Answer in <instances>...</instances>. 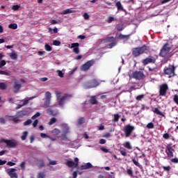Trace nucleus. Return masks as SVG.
I'll list each match as a JSON object with an SVG mask.
<instances>
[{
    "mask_svg": "<svg viewBox=\"0 0 178 178\" xmlns=\"http://www.w3.org/2000/svg\"><path fill=\"white\" fill-rule=\"evenodd\" d=\"M170 49H172V47L169 43L167 42L164 44L160 50L159 56H161V58L168 56V55H169V52H170Z\"/></svg>",
    "mask_w": 178,
    "mask_h": 178,
    "instance_id": "obj_1",
    "label": "nucleus"
},
{
    "mask_svg": "<svg viewBox=\"0 0 178 178\" xmlns=\"http://www.w3.org/2000/svg\"><path fill=\"white\" fill-rule=\"evenodd\" d=\"M176 67L175 65H170L168 67H165L163 69V74L169 76V77H175V72Z\"/></svg>",
    "mask_w": 178,
    "mask_h": 178,
    "instance_id": "obj_2",
    "label": "nucleus"
},
{
    "mask_svg": "<svg viewBox=\"0 0 178 178\" xmlns=\"http://www.w3.org/2000/svg\"><path fill=\"white\" fill-rule=\"evenodd\" d=\"M145 51H147V46L145 45L140 47H136L132 49V55H134L135 58H137V56L143 55Z\"/></svg>",
    "mask_w": 178,
    "mask_h": 178,
    "instance_id": "obj_3",
    "label": "nucleus"
},
{
    "mask_svg": "<svg viewBox=\"0 0 178 178\" xmlns=\"http://www.w3.org/2000/svg\"><path fill=\"white\" fill-rule=\"evenodd\" d=\"M175 152V149H173V147H172L171 144H168L165 147V153L167 156L164 157V159H170V158H173L175 156V154H173Z\"/></svg>",
    "mask_w": 178,
    "mask_h": 178,
    "instance_id": "obj_4",
    "label": "nucleus"
},
{
    "mask_svg": "<svg viewBox=\"0 0 178 178\" xmlns=\"http://www.w3.org/2000/svg\"><path fill=\"white\" fill-rule=\"evenodd\" d=\"M129 79H134L135 80H143L145 79V75L144 72L141 71H135L132 74L129 75Z\"/></svg>",
    "mask_w": 178,
    "mask_h": 178,
    "instance_id": "obj_5",
    "label": "nucleus"
},
{
    "mask_svg": "<svg viewBox=\"0 0 178 178\" xmlns=\"http://www.w3.org/2000/svg\"><path fill=\"white\" fill-rule=\"evenodd\" d=\"M45 100L42 104V108H49V105H51V98H52L51 92L47 91L44 94Z\"/></svg>",
    "mask_w": 178,
    "mask_h": 178,
    "instance_id": "obj_6",
    "label": "nucleus"
},
{
    "mask_svg": "<svg viewBox=\"0 0 178 178\" xmlns=\"http://www.w3.org/2000/svg\"><path fill=\"white\" fill-rule=\"evenodd\" d=\"M169 91V86L167 83H162L159 86V96L165 97L166 94Z\"/></svg>",
    "mask_w": 178,
    "mask_h": 178,
    "instance_id": "obj_7",
    "label": "nucleus"
},
{
    "mask_svg": "<svg viewBox=\"0 0 178 178\" xmlns=\"http://www.w3.org/2000/svg\"><path fill=\"white\" fill-rule=\"evenodd\" d=\"M3 143H5L7 147H9V148H16V147L19 145V142L15 139H13V140L3 139Z\"/></svg>",
    "mask_w": 178,
    "mask_h": 178,
    "instance_id": "obj_8",
    "label": "nucleus"
},
{
    "mask_svg": "<svg viewBox=\"0 0 178 178\" xmlns=\"http://www.w3.org/2000/svg\"><path fill=\"white\" fill-rule=\"evenodd\" d=\"M95 63V60H90L84 63L82 66H81V72H87V70H90L91 66H92Z\"/></svg>",
    "mask_w": 178,
    "mask_h": 178,
    "instance_id": "obj_9",
    "label": "nucleus"
},
{
    "mask_svg": "<svg viewBox=\"0 0 178 178\" xmlns=\"http://www.w3.org/2000/svg\"><path fill=\"white\" fill-rule=\"evenodd\" d=\"M134 126L127 124L124 128V131L125 133V137L129 138L133 134V131H134Z\"/></svg>",
    "mask_w": 178,
    "mask_h": 178,
    "instance_id": "obj_10",
    "label": "nucleus"
},
{
    "mask_svg": "<svg viewBox=\"0 0 178 178\" xmlns=\"http://www.w3.org/2000/svg\"><path fill=\"white\" fill-rule=\"evenodd\" d=\"M156 59H158V56H149L147 58L143 59L142 60L143 65L144 66H147L149 63H155L156 62Z\"/></svg>",
    "mask_w": 178,
    "mask_h": 178,
    "instance_id": "obj_11",
    "label": "nucleus"
},
{
    "mask_svg": "<svg viewBox=\"0 0 178 178\" xmlns=\"http://www.w3.org/2000/svg\"><path fill=\"white\" fill-rule=\"evenodd\" d=\"M80 44L79 43H72L68 45V48L71 49H73L72 51L76 54V55H79L80 54Z\"/></svg>",
    "mask_w": 178,
    "mask_h": 178,
    "instance_id": "obj_12",
    "label": "nucleus"
},
{
    "mask_svg": "<svg viewBox=\"0 0 178 178\" xmlns=\"http://www.w3.org/2000/svg\"><path fill=\"white\" fill-rule=\"evenodd\" d=\"M13 83V91L15 94H17V92L20 91V88H22V83H20V82H19V81L16 79H14Z\"/></svg>",
    "mask_w": 178,
    "mask_h": 178,
    "instance_id": "obj_13",
    "label": "nucleus"
},
{
    "mask_svg": "<svg viewBox=\"0 0 178 178\" xmlns=\"http://www.w3.org/2000/svg\"><path fill=\"white\" fill-rule=\"evenodd\" d=\"M71 97V95L65 94L63 97H60L58 100H57L58 101V105L60 106H63V105H65V101H66L67 98H70Z\"/></svg>",
    "mask_w": 178,
    "mask_h": 178,
    "instance_id": "obj_14",
    "label": "nucleus"
},
{
    "mask_svg": "<svg viewBox=\"0 0 178 178\" xmlns=\"http://www.w3.org/2000/svg\"><path fill=\"white\" fill-rule=\"evenodd\" d=\"M15 168L8 169L7 170V173L10 178H17V173L15 172Z\"/></svg>",
    "mask_w": 178,
    "mask_h": 178,
    "instance_id": "obj_15",
    "label": "nucleus"
},
{
    "mask_svg": "<svg viewBox=\"0 0 178 178\" xmlns=\"http://www.w3.org/2000/svg\"><path fill=\"white\" fill-rule=\"evenodd\" d=\"M98 86H99V82H98V81H97L96 79H93L89 83L87 88H95V87H98Z\"/></svg>",
    "mask_w": 178,
    "mask_h": 178,
    "instance_id": "obj_16",
    "label": "nucleus"
},
{
    "mask_svg": "<svg viewBox=\"0 0 178 178\" xmlns=\"http://www.w3.org/2000/svg\"><path fill=\"white\" fill-rule=\"evenodd\" d=\"M92 168V164L91 163H87L85 165H81L79 166V170H86L87 169H91Z\"/></svg>",
    "mask_w": 178,
    "mask_h": 178,
    "instance_id": "obj_17",
    "label": "nucleus"
},
{
    "mask_svg": "<svg viewBox=\"0 0 178 178\" xmlns=\"http://www.w3.org/2000/svg\"><path fill=\"white\" fill-rule=\"evenodd\" d=\"M152 112L154 113L156 115H159V116H162L163 118H166L165 114L161 112V111L158 108H152Z\"/></svg>",
    "mask_w": 178,
    "mask_h": 178,
    "instance_id": "obj_18",
    "label": "nucleus"
},
{
    "mask_svg": "<svg viewBox=\"0 0 178 178\" xmlns=\"http://www.w3.org/2000/svg\"><path fill=\"white\" fill-rule=\"evenodd\" d=\"M90 105H98V100H97V96H91L88 100Z\"/></svg>",
    "mask_w": 178,
    "mask_h": 178,
    "instance_id": "obj_19",
    "label": "nucleus"
},
{
    "mask_svg": "<svg viewBox=\"0 0 178 178\" xmlns=\"http://www.w3.org/2000/svg\"><path fill=\"white\" fill-rule=\"evenodd\" d=\"M47 113H48V115H51V116H56L58 115V110L56 109L53 110L52 108H48L47 110Z\"/></svg>",
    "mask_w": 178,
    "mask_h": 178,
    "instance_id": "obj_20",
    "label": "nucleus"
},
{
    "mask_svg": "<svg viewBox=\"0 0 178 178\" xmlns=\"http://www.w3.org/2000/svg\"><path fill=\"white\" fill-rule=\"evenodd\" d=\"M36 166H38L39 169H41V168H45V163L44 162V160L42 159L38 160Z\"/></svg>",
    "mask_w": 178,
    "mask_h": 178,
    "instance_id": "obj_21",
    "label": "nucleus"
},
{
    "mask_svg": "<svg viewBox=\"0 0 178 178\" xmlns=\"http://www.w3.org/2000/svg\"><path fill=\"white\" fill-rule=\"evenodd\" d=\"M40 137L42 138H49V140H51V141H56V138H52L50 136L47 135V134L41 133L40 134Z\"/></svg>",
    "mask_w": 178,
    "mask_h": 178,
    "instance_id": "obj_22",
    "label": "nucleus"
},
{
    "mask_svg": "<svg viewBox=\"0 0 178 178\" xmlns=\"http://www.w3.org/2000/svg\"><path fill=\"white\" fill-rule=\"evenodd\" d=\"M115 6L118 8V12L120 10L124 12V8H123V6H122V3L120 1L116 2Z\"/></svg>",
    "mask_w": 178,
    "mask_h": 178,
    "instance_id": "obj_23",
    "label": "nucleus"
},
{
    "mask_svg": "<svg viewBox=\"0 0 178 178\" xmlns=\"http://www.w3.org/2000/svg\"><path fill=\"white\" fill-rule=\"evenodd\" d=\"M65 165L68 168H76V164H74L73 161H67Z\"/></svg>",
    "mask_w": 178,
    "mask_h": 178,
    "instance_id": "obj_24",
    "label": "nucleus"
},
{
    "mask_svg": "<svg viewBox=\"0 0 178 178\" xmlns=\"http://www.w3.org/2000/svg\"><path fill=\"white\" fill-rule=\"evenodd\" d=\"M132 162H133V163H134V165L136 166H137L138 168H139V169L143 170V165L141 164H140V163H138V161L137 160H136V159H132Z\"/></svg>",
    "mask_w": 178,
    "mask_h": 178,
    "instance_id": "obj_25",
    "label": "nucleus"
},
{
    "mask_svg": "<svg viewBox=\"0 0 178 178\" xmlns=\"http://www.w3.org/2000/svg\"><path fill=\"white\" fill-rule=\"evenodd\" d=\"M120 40H124V41H127V40H129L130 35H119Z\"/></svg>",
    "mask_w": 178,
    "mask_h": 178,
    "instance_id": "obj_26",
    "label": "nucleus"
},
{
    "mask_svg": "<svg viewBox=\"0 0 178 178\" xmlns=\"http://www.w3.org/2000/svg\"><path fill=\"white\" fill-rule=\"evenodd\" d=\"M52 136H59L60 134V130H59L58 128H55L51 131Z\"/></svg>",
    "mask_w": 178,
    "mask_h": 178,
    "instance_id": "obj_27",
    "label": "nucleus"
},
{
    "mask_svg": "<svg viewBox=\"0 0 178 178\" xmlns=\"http://www.w3.org/2000/svg\"><path fill=\"white\" fill-rule=\"evenodd\" d=\"M67 133L66 132H63V134H61V136H60V139L63 140V141H67Z\"/></svg>",
    "mask_w": 178,
    "mask_h": 178,
    "instance_id": "obj_28",
    "label": "nucleus"
},
{
    "mask_svg": "<svg viewBox=\"0 0 178 178\" xmlns=\"http://www.w3.org/2000/svg\"><path fill=\"white\" fill-rule=\"evenodd\" d=\"M124 147L127 148V149H133V147H131V145L130 144V142L127 141L123 144Z\"/></svg>",
    "mask_w": 178,
    "mask_h": 178,
    "instance_id": "obj_29",
    "label": "nucleus"
},
{
    "mask_svg": "<svg viewBox=\"0 0 178 178\" xmlns=\"http://www.w3.org/2000/svg\"><path fill=\"white\" fill-rule=\"evenodd\" d=\"M27 136H29V132L27 131H24L23 133H22V136H21V140L22 141H24L26 140V139L27 138Z\"/></svg>",
    "mask_w": 178,
    "mask_h": 178,
    "instance_id": "obj_30",
    "label": "nucleus"
},
{
    "mask_svg": "<svg viewBox=\"0 0 178 178\" xmlns=\"http://www.w3.org/2000/svg\"><path fill=\"white\" fill-rule=\"evenodd\" d=\"M68 13H73V10L72 8H67L66 10H63L61 13V15H68Z\"/></svg>",
    "mask_w": 178,
    "mask_h": 178,
    "instance_id": "obj_31",
    "label": "nucleus"
},
{
    "mask_svg": "<svg viewBox=\"0 0 178 178\" xmlns=\"http://www.w3.org/2000/svg\"><path fill=\"white\" fill-rule=\"evenodd\" d=\"M8 88V85L3 82H0V90H5Z\"/></svg>",
    "mask_w": 178,
    "mask_h": 178,
    "instance_id": "obj_32",
    "label": "nucleus"
},
{
    "mask_svg": "<svg viewBox=\"0 0 178 178\" xmlns=\"http://www.w3.org/2000/svg\"><path fill=\"white\" fill-rule=\"evenodd\" d=\"M69 126L67 124H63V133L69 134Z\"/></svg>",
    "mask_w": 178,
    "mask_h": 178,
    "instance_id": "obj_33",
    "label": "nucleus"
},
{
    "mask_svg": "<svg viewBox=\"0 0 178 178\" xmlns=\"http://www.w3.org/2000/svg\"><path fill=\"white\" fill-rule=\"evenodd\" d=\"M9 56L13 60H16V59H17V54L16 53H10Z\"/></svg>",
    "mask_w": 178,
    "mask_h": 178,
    "instance_id": "obj_34",
    "label": "nucleus"
},
{
    "mask_svg": "<svg viewBox=\"0 0 178 178\" xmlns=\"http://www.w3.org/2000/svg\"><path fill=\"white\" fill-rule=\"evenodd\" d=\"M120 119V115H119V114H114V118L113 119V122H119Z\"/></svg>",
    "mask_w": 178,
    "mask_h": 178,
    "instance_id": "obj_35",
    "label": "nucleus"
},
{
    "mask_svg": "<svg viewBox=\"0 0 178 178\" xmlns=\"http://www.w3.org/2000/svg\"><path fill=\"white\" fill-rule=\"evenodd\" d=\"M44 49L45 51H47V52H51V51H52V47H51V45L48 44H45L44 45Z\"/></svg>",
    "mask_w": 178,
    "mask_h": 178,
    "instance_id": "obj_36",
    "label": "nucleus"
},
{
    "mask_svg": "<svg viewBox=\"0 0 178 178\" xmlns=\"http://www.w3.org/2000/svg\"><path fill=\"white\" fill-rule=\"evenodd\" d=\"M8 27L11 29V30H16L17 29V24L14 23V24H10L8 25Z\"/></svg>",
    "mask_w": 178,
    "mask_h": 178,
    "instance_id": "obj_37",
    "label": "nucleus"
},
{
    "mask_svg": "<svg viewBox=\"0 0 178 178\" xmlns=\"http://www.w3.org/2000/svg\"><path fill=\"white\" fill-rule=\"evenodd\" d=\"M56 118H51L48 123L49 126H52L54 123H56Z\"/></svg>",
    "mask_w": 178,
    "mask_h": 178,
    "instance_id": "obj_38",
    "label": "nucleus"
},
{
    "mask_svg": "<svg viewBox=\"0 0 178 178\" xmlns=\"http://www.w3.org/2000/svg\"><path fill=\"white\" fill-rule=\"evenodd\" d=\"M79 124H84L86 120L84 119V117H81L77 120Z\"/></svg>",
    "mask_w": 178,
    "mask_h": 178,
    "instance_id": "obj_39",
    "label": "nucleus"
},
{
    "mask_svg": "<svg viewBox=\"0 0 178 178\" xmlns=\"http://www.w3.org/2000/svg\"><path fill=\"white\" fill-rule=\"evenodd\" d=\"M116 20H117L116 18L109 16L107 18V23H112V22H115Z\"/></svg>",
    "mask_w": 178,
    "mask_h": 178,
    "instance_id": "obj_40",
    "label": "nucleus"
},
{
    "mask_svg": "<svg viewBox=\"0 0 178 178\" xmlns=\"http://www.w3.org/2000/svg\"><path fill=\"white\" fill-rule=\"evenodd\" d=\"M113 41H115L114 37H108L107 38L105 39V42H112Z\"/></svg>",
    "mask_w": 178,
    "mask_h": 178,
    "instance_id": "obj_41",
    "label": "nucleus"
},
{
    "mask_svg": "<svg viewBox=\"0 0 178 178\" xmlns=\"http://www.w3.org/2000/svg\"><path fill=\"white\" fill-rule=\"evenodd\" d=\"M33 123V121L30 119L27 120L26 121L24 122L23 125L24 126H30Z\"/></svg>",
    "mask_w": 178,
    "mask_h": 178,
    "instance_id": "obj_42",
    "label": "nucleus"
},
{
    "mask_svg": "<svg viewBox=\"0 0 178 178\" xmlns=\"http://www.w3.org/2000/svg\"><path fill=\"white\" fill-rule=\"evenodd\" d=\"M163 169L164 172H169L170 170H172V168L170 167V165L163 166Z\"/></svg>",
    "mask_w": 178,
    "mask_h": 178,
    "instance_id": "obj_43",
    "label": "nucleus"
},
{
    "mask_svg": "<svg viewBox=\"0 0 178 178\" xmlns=\"http://www.w3.org/2000/svg\"><path fill=\"white\" fill-rule=\"evenodd\" d=\"M41 116V113H36L35 115H33L32 117H31V119L32 120H35V119H37V118Z\"/></svg>",
    "mask_w": 178,
    "mask_h": 178,
    "instance_id": "obj_44",
    "label": "nucleus"
},
{
    "mask_svg": "<svg viewBox=\"0 0 178 178\" xmlns=\"http://www.w3.org/2000/svg\"><path fill=\"white\" fill-rule=\"evenodd\" d=\"M0 74L4 75V76H10V74L6 71L0 70Z\"/></svg>",
    "mask_w": 178,
    "mask_h": 178,
    "instance_id": "obj_45",
    "label": "nucleus"
},
{
    "mask_svg": "<svg viewBox=\"0 0 178 178\" xmlns=\"http://www.w3.org/2000/svg\"><path fill=\"white\" fill-rule=\"evenodd\" d=\"M55 94H56L57 100H59V98H60V95H61L62 92H60V91L57 90L55 92Z\"/></svg>",
    "mask_w": 178,
    "mask_h": 178,
    "instance_id": "obj_46",
    "label": "nucleus"
},
{
    "mask_svg": "<svg viewBox=\"0 0 178 178\" xmlns=\"http://www.w3.org/2000/svg\"><path fill=\"white\" fill-rule=\"evenodd\" d=\"M20 168L22 170H24L26 169V161H22L20 164Z\"/></svg>",
    "mask_w": 178,
    "mask_h": 178,
    "instance_id": "obj_47",
    "label": "nucleus"
},
{
    "mask_svg": "<svg viewBox=\"0 0 178 178\" xmlns=\"http://www.w3.org/2000/svg\"><path fill=\"white\" fill-rule=\"evenodd\" d=\"M144 95H140L136 97V101H141V99H144Z\"/></svg>",
    "mask_w": 178,
    "mask_h": 178,
    "instance_id": "obj_48",
    "label": "nucleus"
},
{
    "mask_svg": "<svg viewBox=\"0 0 178 178\" xmlns=\"http://www.w3.org/2000/svg\"><path fill=\"white\" fill-rule=\"evenodd\" d=\"M53 45H55L56 47H59V45H60V41L54 40L53 41Z\"/></svg>",
    "mask_w": 178,
    "mask_h": 178,
    "instance_id": "obj_49",
    "label": "nucleus"
},
{
    "mask_svg": "<svg viewBox=\"0 0 178 178\" xmlns=\"http://www.w3.org/2000/svg\"><path fill=\"white\" fill-rule=\"evenodd\" d=\"M37 178H45V174H44V172H39Z\"/></svg>",
    "mask_w": 178,
    "mask_h": 178,
    "instance_id": "obj_50",
    "label": "nucleus"
},
{
    "mask_svg": "<svg viewBox=\"0 0 178 178\" xmlns=\"http://www.w3.org/2000/svg\"><path fill=\"white\" fill-rule=\"evenodd\" d=\"M13 122H14V123H20L22 122V120L17 119V118L14 117L13 118Z\"/></svg>",
    "mask_w": 178,
    "mask_h": 178,
    "instance_id": "obj_51",
    "label": "nucleus"
},
{
    "mask_svg": "<svg viewBox=\"0 0 178 178\" xmlns=\"http://www.w3.org/2000/svg\"><path fill=\"white\" fill-rule=\"evenodd\" d=\"M170 161L172 162V163H178V158L175 157L174 159H171Z\"/></svg>",
    "mask_w": 178,
    "mask_h": 178,
    "instance_id": "obj_52",
    "label": "nucleus"
},
{
    "mask_svg": "<svg viewBox=\"0 0 178 178\" xmlns=\"http://www.w3.org/2000/svg\"><path fill=\"white\" fill-rule=\"evenodd\" d=\"M19 8H20V6L19 5H15V6H13L12 7L13 10H19Z\"/></svg>",
    "mask_w": 178,
    "mask_h": 178,
    "instance_id": "obj_53",
    "label": "nucleus"
},
{
    "mask_svg": "<svg viewBox=\"0 0 178 178\" xmlns=\"http://www.w3.org/2000/svg\"><path fill=\"white\" fill-rule=\"evenodd\" d=\"M83 17L85 20H88V19H90V15H88V13H83Z\"/></svg>",
    "mask_w": 178,
    "mask_h": 178,
    "instance_id": "obj_54",
    "label": "nucleus"
},
{
    "mask_svg": "<svg viewBox=\"0 0 178 178\" xmlns=\"http://www.w3.org/2000/svg\"><path fill=\"white\" fill-rule=\"evenodd\" d=\"M163 138H165V140H168V138H170V134H169L168 133L164 134L163 135Z\"/></svg>",
    "mask_w": 178,
    "mask_h": 178,
    "instance_id": "obj_55",
    "label": "nucleus"
},
{
    "mask_svg": "<svg viewBox=\"0 0 178 178\" xmlns=\"http://www.w3.org/2000/svg\"><path fill=\"white\" fill-rule=\"evenodd\" d=\"M49 161V165H58V161H52L48 159Z\"/></svg>",
    "mask_w": 178,
    "mask_h": 178,
    "instance_id": "obj_56",
    "label": "nucleus"
},
{
    "mask_svg": "<svg viewBox=\"0 0 178 178\" xmlns=\"http://www.w3.org/2000/svg\"><path fill=\"white\" fill-rule=\"evenodd\" d=\"M74 165H75V168H77V166H79V158L76 157L74 158Z\"/></svg>",
    "mask_w": 178,
    "mask_h": 178,
    "instance_id": "obj_57",
    "label": "nucleus"
},
{
    "mask_svg": "<svg viewBox=\"0 0 178 178\" xmlns=\"http://www.w3.org/2000/svg\"><path fill=\"white\" fill-rule=\"evenodd\" d=\"M147 129H154V123L149 122L147 125Z\"/></svg>",
    "mask_w": 178,
    "mask_h": 178,
    "instance_id": "obj_58",
    "label": "nucleus"
},
{
    "mask_svg": "<svg viewBox=\"0 0 178 178\" xmlns=\"http://www.w3.org/2000/svg\"><path fill=\"white\" fill-rule=\"evenodd\" d=\"M118 31H122L123 30V26L122 25H117L116 26Z\"/></svg>",
    "mask_w": 178,
    "mask_h": 178,
    "instance_id": "obj_59",
    "label": "nucleus"
},
{
    "mask_svg": "<svg viewBox=\"0 0 178 178\" xmlns=\"http://www.w3.org/2000/svg\"><path fill=\"white\" fill-rule=\"evenodd\" d=\"M127 174L129 176L132 177L133 176V170H131V168L128 169L127 170Z\"/></svg>",
    "mask_w": 178,
    "mask_h": 178,
    "instance_id": "obj_60",
    "label": "nucleus"
},
{
    "mask_svg": "<svg viewBox=\"0 0 178 178\" xmlns=\"http://www.w3.org/2000/svg\"><path fill=\"white\" fill-rule=\"evenodd\" d=\"M57 73H58L59 77H63L64 74H63V72L62 71L58 70V71H57Z\"/></svg>",
    "mask_w": 178,
    "mask_h": 178,
    "instance_id": "obj_61",
    "label": "nucleus"
},
{
    "mask_svg": "<svg viewBox=\"0 0 178 178\" xmlns=\"http://www.w3.org/2000/svg\"><path fill=\"white\" fill-rule=\"evenodd\" d=\"M0 65H1V67L5 66V65H6V60H0Z\"/></svg>",
    "mask_w": 178,
    "mask_h": 178,
    "instance_id": "obj_62",
    "label": "nucleus"
},
{
    "mask_svg": "<svg viewBox=\"0 0 178 178\" xmlns=\"http://www.w3.org/2000/svg\"><path fill=\"white\" fill-rule=\"evenodd\" d=\"M38 124V120H35L33 123V127H36Z\"/></svg>",
    "mask_w": 178,
    "mask_h": 178,
    "instance_id": "obj_63",
    "label": "nucleus"
},
{
    "mask_svg": "<svg viewBox=\"0 0 178 178\" xmlns=\"http://www.w3.org/2000/svg\"><path fill=\"white\" fill-rule=\"evenodd\" d=\"M0 123L1 124H5V123H6V122L5 121V118H0Z\"/></svg>",
    "mask_w": 178,
    "mask_h": 178,
    "instance_id": "obj_64",
    "label": "nucleus"
}]
</instances>
